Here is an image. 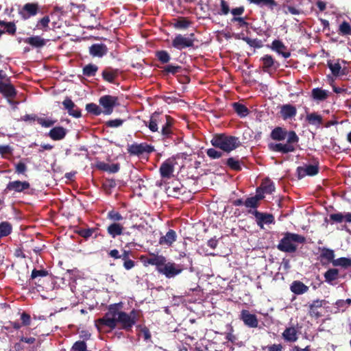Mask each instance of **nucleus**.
Segmentation results:
<instances>
[{"label":"nucleus","instance_id":"41","mask_svg":"<svg viewBox=\"0 0 351 351\" xmlns=\"http://www.w3.org/2000/svg\"><path fill=\"white\" fill-rule=\"evenodd\" d=\"M263 62V70L268 72L274 65L275 61L271 55L267 54L261 58Z\"/></svg>","mask_w":351,"mask_h":351},{"label":"nucleus","instance_id":"26","mask_svg":"<svg viewBox=\"0 0 351 351\" xmlns=\"http://www.w3.org/2000/svg\"><path fill=\"white\" fill-rule=\"evenodd\" d=\"M108 53V48L102 43H95L89 47V53L93 57L101 58Z\"/></svg>","mask_w":351,"mask_h":351},{"label":"nucleus","instance_id":"33","mask_svg":"<svg viewBox=\"0 0 351 351\" xmlns=\"http://www.w3.org/2000/svg\"><path fill=\"white\" fill-rule=\"evenodd\" d=\"M158 68L162 69V73L164 75L169 74L175 75L177 73H181L183 70L182 67L179 65L167 64L164 66H157Z\"/></svg>","mask_w":351,"mask_h":351},{"label":"nucleus","instance_id":"11","mask_svg":"<svg viewBox=\"0 0 351 351\" xmlns=\"http://www.w3.org/2000/svg\"><path fill=\"white\" fill-rule=\"evenodd\" d=\"M248 213L252 214L255 218L257 225L263 228L264 224H271L275 223L274 217L272 214L261 213L257 210H249Z\"/></svg>","mask_w":351,"mask_h":351},{"label":"nucleus","instance_id":"62","mask_svg":"<svg viewBox=\"0 0 351 351\" xmlns=\"http://www.w3.org/2000/svg\"><path fill=\"white\" fill-rule=\"evenodd\" d=\"M207 156L211 159H218L222 157L223 153L215 148H209L206 150Z\"/></svg>","mask_w":351,"mask_h":351},{"label":"nucleus","instance_id":"43","mask_svg":"<svg viewBox=\"0 0 351 351\" xmlns=\"http://www.w3.org/2000/svg\"><path fill=\"white\" fill-rule=\"evenodd\" d=\"M306 120L309 124L315 125H320L323 122L322 117L315 112L308 114L306 115Z\"/></svg>","mask_w":351,"mask_h":351},{"label":"nucleus","instance_id":"22","mask_svg":"<svg viewBox=\"0 0 351 351\" xmlns=\"http://www.w3.org/2000/svg\"><path fill=\"white\" fill-rule=\"evenodd\" d=\"M0 93L7 98H14L17 91L10 81L0 82Z\"/></svg>","mask_w":351,"mask_h":351},{"label":"nucleus","instance_id":"54","mask_svg":"<svg viewBox=\"0 0 351 351\" xmlns=\"http://www.w3.org/2000/svg\"><path fill=\"white\" fill-rule=\"evenodd\" d=\"M86 110L88 113H90L93 115L98 116L103 113L101 108L94 103L87 104L86 105Z\"/></svg>","mask_w":351,"mask_h":351},{"label":"nucleus","instance_id":"52","mask_svg":"<svg viewBox=\"0 0 351 351\" xmlns=\"http://www.w3.org/2000/svg\"><path fill=\"white\" fill-rule=\"evenodd\" d=\"M230 23L235 24L237 28H248L250 23L245 21V19L241 16H233L230 19Z\"/></svg>","mask_w":351,"mask_h":351},{"label":"nucleus","instance_id":"3","mask_svg":"<svg viewBox=\"0 0 351 351\" xmlns=\"http://www.w3.org/2000/svg\"><path fill=\"white\" fill-rule=\"evenodd\" d=\"M211 145L226 153H230L241 146V143L239 137L228 135L225 133L215 134L211 141Z\"/></svg>","mask_w":351,"mask_h":351},{"label":"nucleus","instance_id":"59","mask_svg":"<svg viewBox=\"0 0 351 351\" xmlns=\"http://www.w3.org/2000/svg\"><path fill=\"white\" fill-rule=\"evenodd\" d=\"M260 202L257 200V197H247L244 202V205L247 208H250L254 210H256V208L259 206Z\"/></svg>","mask_w":351,"mask_h":351},{"label":"nucleus","instance_id":"58","mask_svg":"<svg viewBox=\"0 0 351 351\" xmlns=\"http://www.w3.org/2000/svg\"><path fill=\"white\" fill-rule=\"evenodd\" d=\"M136 328L137 330H139V332L143 335L145 341H148L151 339L152 336L150 331L146 326L138 324L136 326Z\"/></svg>","mask_w":351,"mask_h":351},{"label":"nucleus","instance_id":"32","mask_svg":"<svg viewBox=\"0 0 351 351\" xmlns=\"http://www.w3.org/2000/svg\"><path fill=\"white\" fill-rule=\"evenodd\" d=\"M290 289L296 295H302L308 291V287L300 280H294L290 286Z\"/></svg>","mask_w":351,"mask_h":351},{"label":"nucleus","instance_id":"7","mask_svg":"<svg viewBox=\"0 0 351 351\" xmlns=\"http://www.w3.org/2000/svg\"><path fill=\"white\" fill-rule=\"evenodd\" d=\"M169 115L164 114L162 112H154L152 114L149 121H144L145 125L152 132H159V126L169 119Z\"/></svg>","mask_w":351,"mask_h":351},{"label":"nucleus","instance_id":"27","mask_svg":"<svg viewBox=\"0 0 351 351\" xmlns=\"http://www.w3.org/2000/svg\"><path fill=\"white\" fill-rule=\"evenodd\" d=\"M177 234L175 230L169 229L165 235L160 237L158 243L170 247L176 241Z\"/></svg>","mask_w":351,"mask_h":351},{"label":"nucleus","instance_id":"8","mask_svg":"<svg viewBox=\"0 0 351 351\" xmlns=\"http://www.w3.org/2000/svg\"><path fill=\"white\" fill-rule=\"evenodd\" d=\"M195 40V34L193 33L190 34L189 37H185L182 34H177L172 40L171 45L178 50H182L187 47H194Z\"/></svg>","mask_w":351,"mask_h":351},{"label":"nucleus","instance_id":"48","mask_svg":"<svg viewBox=\"0 0 351 351\" xmlns=\"http://www.w3.org/2000/svg\"><path fill=\"white\" fill-rule=\"evenodd\" d=\"M250 3L256 4L258 6L263 7L266 6L270 9H273L277 5L275 0H247Z\"/></svg>","mask_w":351,"mask_h":351},{"label":"nucleus","instance_id":"64","mask_svg":"<svg viewBox=\"0 0 351 351\" xmlns=\"http://www.w3.org/2000/svg\"><path fill=\"white\" fill-rule=\"evenodd\" d=\"M57 120L45 119L42 117L37 119V122L44 128H49L56 123Z\"/></svg>","mask_w":351,"mask_h":351},{"label":"nucleus","instance_id":"46","mask_svg":"<svg viewBox=\"0 0 351 351\" xmlns=\"http://www.w3.org/2000/svg\"><path fill=\"white\" fill-rule=\"evenodd\" d=\"M12 226L8 221H2L0 223V239L5 237L11 234Z\"/></svg>","mask_w":351,"mask_h":351},{"label":"nucleus","instance_id":"36","mask_svg":"<svg viewBox=\"0 0 351 351\" xmlns=\"http://www.w3.org/2000/svg\"><path fill=\"white\" fill-rule=\"evenodd\" d=\"M311 97L315 100L322 101L328 98V92L321 88H315L311 91Z\"/></svg>","mask_w":351,"mask_h":351},{"label":"nucleus","instance_id":"49","mask_svg":"<svg viewBox=\"0 0 351 351\" xmlns=\"http://www.w3.org/2000/svg\"><path fill=\"white\" fill-rule=\"evenodd\" d=\"M261 190L263 193L271 194L275 191V186L272 181L269 179H265L261 184Z\"/></svg>","mask_w":351,"mask_h":351},{"label":"nucleus","instance_id":"63","mask_svg":"<svg viewBox=\"0 0 351 351\" xmlns=\"http://www.w3.org/2000/svg\"><path fill=\"white\" fill-rule=\"evenodd\" d=\"M339 32L342 35H350L351 34V25L349 23L343 21L339 25Z\"/></svg>","mask_w":351,"mask_h":351},{"label":"nucleus","instance_id":"9","mask_svg":"<svg viewBox=\"0 0 351 351\" xmlns=\"http://www.w3.org/2000/svg\"><path fill=\"white\" fill-rule=\"evenodd\" d=\"M128 153L131 156H141L145 153L150 154L154 151L152 145L146 143H134L129 145L127 148Z\"/></svg>","mask_w":351,"mask_h":351},{"label":"nucleus","instance_id":"56","mask_svg":"<svg viewBox=\"0 0 351 351\" xmlns=\"http://www.w3.org/2000/svg\"><path fill=\"white\" fill-rule=\"evenodd\" d=\"M320 256H321V258H325L328 261L332 263V261L335 260L334 259V258H335V252L331 249L326 248V247H323L321 250Z\"/></svg>","mask_w":351,"mask_h":351},{"label":"nucleus","instance_id":"19","mask_svg":"<svg viewBox=\"0 0 351 351\" xmlns=\"http://www.w3.org/2000/svg\"><path fill=\"white\" fill-rule=\"evenodd\" d=\"M174 122V119L171 116H169V119H167L166 121H165V123L160 125V134L163 139L171 138L173 134V128Z\"/></svg>","mask_w":351,"mask_h":351},{"label":"nucleus","instance_id":"39","mask_svg":"<svg viewBox=\"0 0 351 351\" xmlns=\"http://www.w3.org/2000/svg\"><path fill=\"white\" fill-rule=\"evenodd\" d=\"M99 69V67L94 64L90 63L85 65L82 69V74L88 77H94Z\"/></svg>","mask_w":351,"mask_h":351},{"label":"nucleus","instance_id":"45","mask_svg":"<svg viewBox=\"0 0 351 351\" xmlns=\"http://www.w3.org/2000/svg\"><path fill=\"white\" fill-rule=\"evenodd\" d=\"M332 265L335 267L340 266L344 269L351 267V258L341 257L332 261Z\"/></svg>","mask_w":351,"mask_h":351},{"label":"nucleus","instance_id":"51","mask_svg":"<svg viewBox=\"0 0 351 351\" xmlns=\"http://www.w3.org/2000/svg\"><path fill=\"white\" fill-rule=\"evenodd\" d=\"M156 57L162 64L168 63L171 60L170 54L165 50L157 51L156 52Z\"/></svg>","mask_w":351,"mask_h":351},{"label":"nucleus","instance_id":"57","mask_svg":"<svg viewBox=\"0 0 351 351\" xmlns=\"http://www.w3.org/2000/svg\"><path fill=\"white\" fill-rule=\"evenodd\" d=\"M70 351H88L87 344L84 340L76 341L73 344Z\"/></svg>","mask_w":351,"mask_h":351},{"label":"nucleus","instance_id":"30","mask_svg":"<svg viewBox=\"0 0 351 351\" xmlns=\"http://www.w3.org/2000/svg\"><path fill=\"white\" fill-rule=\"evenodd\" d=\"M282 337L286 342H295L298 339V331L293 326L287 327L282 333Z\"/></svg>","mask_w":351,"mask_h":351},{"label":"nucleus","instance_id":"28","mask_svg":"<svg viewBox=\"0 0 351 351\" xmlns=\"http://www.w3.org/2000/svg\"><path fill=\"white\" fill-rule=\"evenodd\" d=\"M280 115L284 120L291 119L297 114L296 108L291 104H285L280 108Z\"/></svg>","mask_w":351,"mask_h":351},{"label":"nucleus","instance_id":"2","mask_svg":"<svg viewBox=\"0 0 351 351\" xmlns=\"http://www.w3.org/2000/svg\"><path fill=\"white\" fill-rule=\"evenodd\" d=\"M271 138L273 140L281 141L286 138L287 143H270L269 147L270 150L279 152L282 154H286L295 151V144L299 142V137L293 130L287 131L281 127L275 128L271 132Z\"/></svg>","mask_w":351,"mask_h":351},{"label":"nucleus","instance_id":"16","mask_svg":"<svg viewBox=\"0 0 351 351\" xmlns=\"http://www.w3.org/2000/svg\"><path fill=\"white\" fill-rule=\"evenodd\" d=\"M240 319L244 324L249 328H257L258 320L255 314L250 313L249 311L243 309L241 312Z\"/></svg>","mask_w":351,"mask_h":351},{"label":"nucleus","instance_id":"35","mask_svg":"<svg viewBox=\"0 0 351 351\" xmlns=\"http://www.w3.org/2000/svg\"><path fill=\"white\" fill-rule=\"evenodd\" d=\"M24 42L29 44L33 47L40 48L45 45V40L44 38L39 36H34L28 37L24 39Z\"/></svg>","mask_w":351,"mask_h":351},{"label":"nucleus","instance_id":"23","mask_svg":"<svg viewBox=\"0 0 351 351\" xmlns=\"http://www.w3.org/2000/svg\"><path fill=\"white\" fill-rule=\"evenodd\" d=\"M119 75V70L118 69H113L110 66L105 68L101 73L103 80L111 84H114L116 78Z\"/></svg>","mask_w":351,"mask_h":351},{"label":"nucleus","instance_id":"37","mask_svg":"<svg viewBox=\"0 0 351 351\" xmlns=\"http://www.w3.org/2000/svg\"><path fill=\"white\" fill-rule=\"evenodd\" d=\"M324 276L327 283L333 285V282L339 278V270L335 268L329 269L324 273Z\"/></svg>","mask_w":351,"mask_h":351},{"label":"nucleus","instance_id":"53","mask_svg":"<svg viewBox=\"0 0 351 351\" xmlns=\"http://www.w3.org/2000/svg\"><path fill=\"white\" fill-rule=\"evenodd\" d=\"M50 22V19L49 16H45L39 21H38L36 28L38 29H40L43 31H47L49 29V24Z\"/></svg>","mask_w":351,"mask_h":351},{"label":"nucleus","instance_id":"44","mask_svg":"<svg viewBox=\"0 0 351 351\" xmlns=\"http://www.w3.org/2000/svg\"><path fill=\"white\" fill-rule=\"evenodd\" d=\"M192 22L186 17H180L173 23V27L178 29H187Z\"/></svg>","mask_w":351,"mask_h":351},{"label":"nucleus","instance_id":"21","mask_svg":"<svg viewBox=\"0 0 351 351\" xmlns=\"http://www.w3.org/2000/svg\"><path fill=\"white\" fill-rule=\"evenodd\" d=\"M270 48L272 51H276L285 58H288L291 56V52L288 51L287 47L280 40H274L271 43Z\"/></svg>","mask_w":351,"mask_h":351},{"label":"nucleus","instance_id":"15","mask_svg":"<svg viewBox=\"0 0 351 351\" xmlns=\"http://www.w3.org/2000/svg\"><path fill=\"white\" fill-rule=\"evenodd\" d=\"M49 276V273L45 269H34L32 271L29 282H32L37 287H43V282L45 278Z\"/></svg>","mask_w":351,"mask_h":351},{"label":"nucleus","instance_id":"50","mask_svg":"<svg viewBox=\"0 0 351 351\" xmlns=\"http://www.w3.org/2000/svg\"><path fill=\"white\" fill-rule=\"evenodd\" d=\"M225 164L232 170L235 171H240L242 169L240 162L239 160L230 157L227 159Z\"/></svg>","mask_w":351,"mask_h":351},{"label":"nucleus","instance_id":"4","mask_svg":"<svg viewBox=\"0 0 351 351\" xmlns=\"http://www.w3.org/2000/svg\"><path fill=\"white\" fill-rule=\"evenodd\" d=\"M283 237L277 245L278 250L286 253H294L298 249L297 243L304 244L306 238L296 233L286 232L282 234Z\"/></svg>","mask_w":351,"mask_h":351},{"label":"nucleus","instance_id":"13","mask_svg":"<svg viewBox=\"0 0 351 351\" xmlns=\"http://www.w3.org/2000/svg\"><path fill=\"white\" fill-rule=\"evenodd\" d=\"M327 302L325 300H315L308 306V314L310 317L315 319L321 317L322 314V307Z\"/></svg>","mask_w":351,"mask_h":351},{"label":"nucleus","instance_id":"31","mask_svg":"<svg viewBox=\"0 0 351 351\" xmlns=\"http://www.w3.org/2000/svg\"><path fill=\"white\" fill-rule=\"evenodd\" d=\"M124 230L123 226L119 223H112L107 227V232L112 239L122 235Z\"/></svg>","mask_w":351,"mask_h":351},{"label":"nucleus","instance_id":"55","mask_svg":"<svg viewBox=\"0 0 351 351\" xmlns=\"http://www.w3.org/2000/svg\"><path fill=\"white\" fill-rule=\"evenodd\" d=\"M107 219L112 221V223H118L123 219V217L120 213L112 209L108 213Z\"/></svg>","mask_w":351,"mask_h":351},{"label":"nucleus","instance_id":"38","mask_svg":"<svg viewBox=\"0 0 351 351\" xmlns=\"http://www.w3.org/2000/svg\"><path fill=\"white\" fill-rule=\"evenodd\" d=\"M123 239L126 241L125 247H134L136 245L135 236L132 231L123 230V234L121 235Z\"/></svg>","mask_w":351,"mask_h":351},{"label":"nucleus","instance_id":"24","mask_svg":"<svg viewBox=\"0 0 351 351\" xmlns=\"http://www.w3.org/2000/svg\"><path fill=\"white\" fill-rule=\"evenodd\" d=\"M298 174L301 176L306 175L309 176H313L319 173V163L317 162L314 165H308L305 167H298L297 169Z\"/></svg>","mask_w":351,"mask_h":351},{"label":"nucleus","instance_id":"10","mask_svg":"<svg viewBox=\"0 0 351 351\" xmlns=\"http://www.w3.org/2000/svg\"><path fill=\"white\" fill-rule=\"evenodd\" d=\"M118 97L106 95L101 97L99 99V105L102 106L103 113L105 114H110L112 113L114 106L117 104Z\"/></svg>","mask_w":351,"mask_h":351},{"label":"nucleus","instance_id":"60","mask_svg":"<svg viewBox=\"0 0 351 351\" xmlns=\"http://www.w3.org/2000/svg\"><path fill=\"white\" fill-rule=\"evenodd\" d=\"M243 40L246 42L247 44H248L250 47H254V48H261L263 47V43L261 40L255 38L252 39L249 37H245L243 38Z\"/></svg>","mask_w":351,"mask_h":351},{"label":"nucleus","instance_id":"1","mask_svg":"<svg viewBox=\"0 0 351 351\" xmlns=\"http://www.w3.org/2000/svg\"><path fill=\"white\" fill-rule=\"evenodd\" d=\"M141 259L145 266H155L157 271L167 278H173L184 270L182 265L167 261V258L162 254L150 252L148 257L141 256Z\"/></svg>","mask_w":351,"mask_h":351},{"label":"nucleus","instance_id":"5","mask_svg":"<svg viewBox=\"0 0 351 351\" xmlns=\"http://www.w3.org/2000/svg\"><path fill=\"white\" fill-rule=\"evenodd\" d=\"M121 307V302L110 304L104 315L95 321L98 330H101L102 326H107L111 330L114 329L117 325V317Z\"/></svg>","mask_w":351,"mask_h":351},{"label":"nucleus","instance_id":"6","mask_svg":"<svg viewBox=\"0 0 351 351\" xmlns=\"http://www.w3.org/2000/svg\"><path fill=\"white\" fill-rule=\"evenodd\" d=\"M143 317L141 311L132 309L130 313L119 311L117 317V324H120L121 327L125 331H131L134 325Z\"/></svg>","mask_w":351,"mask_h":351},{"label":"nucleus","instance_id":"47","mask_svg":"<svg viewBox=\"0 0 351 351\" xmlns=\"http://www.w3.org/2000/svg\"><path fill=\"white\" fill-rule=\"evenodd\" d=\"M0 26L5 27L4 33H8L10 35H14L16 32V26L14 22H6L0 20Z\"/></svg>","mask_w":351,"mask_h":351},{"label":"nucleus","instance_id":"42","mask_svg":"<svg viewBox=\"0 0 351 351\" xmlns=\"http://www.w3.org/2000/svg\"><path fill=\"white\" fill-rule=\"evenodd\" d=\"M233 108L240 117H245L250 112L248 108L243 104L239 102L232 104Z\"/></svg>","mask_w":351,"mask_h":351},{"label":"nucleus","instance_id":"25","mask_svg":"<svg viewBox=\"0 0 351 351\" xmlns=\"http://www.w3.org/2000/svg\"><path fill=\"white\" fill-rule=\"evenodd\" d=\"M67 130L62 126L53 128L47 134V136L53 141H60L65 138Z\"/></svg>","mask_w":351,"mask_h":351},{"label":"nucleus","instance_id":"14","mask_svg":"<svg viewBox=\"0 0 351 351\" xmlns=\"http://www.w3.org/2000/svg\"><path fill=\"white\" fill-rule=\"evenodd\" d=\"M38 12L39 5L38 3H27L19 11V14L23 19L26 20L36 16Z\"/></svg>","mask_w":351,"mask_h":351},{"label":"nucleus","instance_id":"20","mask_svg":"<svg viewBox=\"0 0 351 351\" xmlns=\"http://www.w3.org/2000/svg\"><path fill=\"white\" fill-rule=\"evenodd\" d=\"M327 66L332 72V74L335 77L346 75L348 73V69L347 67L342 68L340 65L339 60L334 62L332 60H328Z\"/></svg>","mask_w":351,"mask_h":351},{"label":"nucleus","instance_id":"17","mask_svg":"<svg viewBox=\"0 0 351 351\" xmlns=\"http://www.w3.org/2000/svg\"><path fill=\"white\" fill-rule=\"evenodd\" d=\"M159 171L162 178H171L174 171L173 160L169 158L164 161L160 167Z\"/></svg>","mask_w":351,"mask_h":351},{"label":"nucleus","instance_id":"34","mask_svg":"<svg viewBox=\"0 0 351 351\" xmlns=\"http://www.w3.org/2000/svg\"><path fill=\"white\" fill-rule=\"evenodd\" d=\"M330 219L335 223H342L345 221L347 223H351V213H332L330 215Z\"/></svg>","mask_w":351,"mask_h":351},{"label":"nucleus","instance_id":"29","mask_svg":"<svg viewBox=\"0 0 351 351\" xmlns=\"http://www.w3.org/2000/svg\"><path fill=\"white\" fill-rule=\"evenodd\" d=\"M99 228H79L77 230H75V232L80 236L81 237L84 238V239L87 240L90 237L93 236V234H95L94 238L96 239L99 235V233L98 232Z\"/></svg>","mask_w":351,"mask_h":351},{"label":"nucleus","instance_id":"61","mask_svg":"<svg viewBox=\"0 0 351 351\" xmlns=\"http://www.w3.org/2000/svg\"><path fill=\"white\" fill-rule=\"evenodd\" d=\"M19 314L20 315L21 324L23 326H28L31 324L32 318L29 313L25 311H23L22 313H19Z\"/></svg>","mask_w":351,"mask_h":351},{"label":"nucleus","instance_id":"40","mask_svg":"<svg viewBox=\"0 0 351 351\" xmlns=\"http://www.w3.org/2000/svg\"><path fill=\"white\" fill-rule=\"evenodd\" d=\"M182 185L180 183H172L169 185L167 188V192L169 193V195L174 197H177L179 195L182 194Z\"/></svg>","mask_w":351,"mask_h":351},{"label":"nucleus","instance_id":"18","mask_svg":"<svg viewBox=\"0 0 351 351\" xmlns=\"http://www.w3.org/2000/svg\"><path fill=\"white\" fill-rule=\"evenodd\" d=\"M62 105L70 116L75 118L81 117V110L75 105L71 98L66 97L62 101Z\"/></svg>","mask_w":351,"mask_h":351},{"label":"nucleus","instance_id":"12","mask_svg":"<svg viewBox=\"0 0 351 351\" xmlns=\"http://www.w3.org/2000/svg\"><path fill=\"white\" fill-rule=\"evenodd\" d=\"M30 188V184L27 181L14 180L9 182L5 189L3 190L4 193L9 192L25 193Z\"/></svg>","mask_w":351,"mask_h":351}]
</instances>
